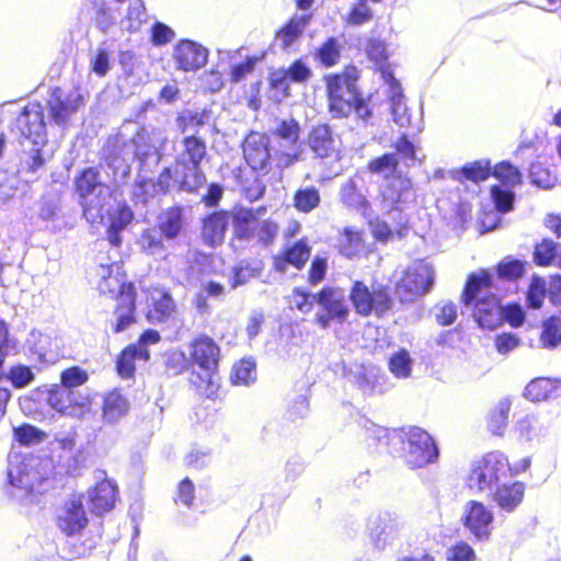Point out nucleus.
I'll use <instances>...</instances> for the list:
<instances>
[{
	"label": "nucleus",
	"instance_id": "f257e3e1",
	"mask_svg": "<svg viewBox=\"0 0 561 561\" xmlns=\"http://www.w3.org/2000/svg\"><path fill=\"white\" fill-rule=\"evenodd\" d=\"M394 152H385L371 158L366 169L373 174H385L383 183L378 188L377 202L385 214L401 213L407 203V195L413 191L412 179L398 171L400 161L405 165L416 161V147L407 134H401L391 146Z\"/></svg>",
	"mask_w": 561,
	"mask_h": 561
},
{
	"label": "nucleus",
	"instance_id": "f03ea898",
	"mask_svg": "<svg viewBox=\"0 0 561 561\" xmlns=\"http://www.w3.org/2000/svg\"><path fill=\"white\" fill-rule=\"evenodd\" d=\"M181 146L182 151L173 167H164L152 182L154 194L167 195L173 188L195 194L206 184L202 169L208 154L206 140L197 135H187L182 138Z\"/></svg>",
	"mask_w": 561,
	"mask_h": 561
},
{
	"label": "nucleus",
	"instance_id": "7ed1b4c3",
	"mask_svg": "<svg viewBox=\"0 0 561 561\" xmlns=\"http://www.w3.org/2000/svg\"><path fill=\"white\" fill-rule=\"evenodd\" d=\"M96 289L100 296L114 301L112 317L106 320L113 334H118L137 323V287L129 279L123 264L114 262L100 266Z\"/></svg>",
	"mask_w": 561,
	"mask_h": 561
},
{
	"label": "nucleus",
	"instance_id": "20e7f679",
	"mask_svg": "<svg viewBox=\"0 0 561 561\" xmlns=\"http://www.w3.org/2000/svg\"><path fill=\"white\" fill-rule=\"evenodd\" d=\"M187 350V363L193 368L188 380L190 387L201 398L218 400L219 366L222 357L219 343L206 333H198L188 342Z\"/></svg>",
	"mask_w": 561,
	"mask_h": 561
},
{
	"label": "nucleus",
	"instance_id": "39448f33",
	"mask_svg": "<svg viewBox=\"0 0 561 561\" xmlns=\"http://www.w3.org/2000/svg\"><path fill=\"white\" fill-rule=\"evenodd\" d=\"M245 161L250 169L237 168L234 179L241 195L249 202H255L265 194V184L256 172L266 175L271 171V156L264 135H250L243 145Z\"/></svg>",
	"mask_w": 561,
	"mask_h": 561
},
{
	"label": "nucleus",
	"instance_id": "423d86ee",
	"mask_svg": "<svg viewBox=\"0 0 561 561\" xmlns=\"http://www.w3.org/2000/svg\"><path fill=\"white\" fill-rule=\"evenodd\" d=\"M107 184L102 180L98 167H84L79 170L72 180L73 195L81 207L82 217L91 226H101L106 217V196L104 191Z\"/></svg>",
	"mask_w": 561,
	"mask_h": 561
},
{
	"label": "nucleus",
	"instance_id": "0eeeda50",
	"mask_svg": "<svg viewBox=\"0 0 561 561\" xmlns=\"http://www.w3.org/2000/svg\"><path fill=\"white\" fill-rule=\"evenodd\" d=\"M529 466V458H523L512 465L503 453L499 450L488 451L470 463L466 485L470 490L482 493L491 490L506 472L516 476L526 471Z\"/></svg>",
	"mask_w": 561,
	"mask_h": 561
},
{
	"label": "nucleus",
	"instance_id": "6e6552de",
	"mask_svg": "<svg viewBox=\"0 0 561 561\" xmlns=\"http://www.w3.org/2000/svg\"><path fill=\"white\" fill-rule=\"evenodd\" d=\"M359 71L354 65H346L341 71L323 77L328 110L333 118L351 115V103L357 88Z\"/></svg>",
	"mask_w": 561,
	"mask_h": 561
},
{
	"label": "nucleus",
	"instance_id": "1a4fd4ad",
	"mask_svg": "<svg viewBox=\"0 0 561 561\" xmlns=\"http://www.w3.org/2000/svg\"><path fill=\"white\" fill-rule=\"evenodd\" d=\"M394 438L402 445V457L411 469L424 468L438 459L434 438L421 427L400 428L396 431Z\"/></svg>",
	"mask_w": 561,
	"mask_h": 561
},
{
	"label": "nucleus",
	"instance_id": "9d476101",
	"mask_svg": "<svg viewBox=\"0 0 561 561\" xmlns=\"http://www.w3.org/2000/svg\"><path fill=\"white\" fill-rule=\"evenodd\" d=\"M348 297L355 312L360 317L374 314L382 318L393 307L390 288L380 283L368 286L364 280L356 279L351 285Z\"/></svg>",
	"mask_w": 561,
	"mask_h": 561
},
{
	"label": "nucleus",
	"instance_id": "9b49d317",
	"mask_svg": "<svg viewBox=\"0 0 561 561\" xmlns=\"http://www.w3.org/2000/svg\"><path fill=\"white\" fill-rule=\"evenodd\" d=\"M307 146L317 159V167L324 179L339 174L334 163L341 160V153L333 128L328 123L313 125L307 136Z\"/></svg>",
	"mask_w": 561,
	"mask_h": 561
},
{
	"label": "nucleus",
	"instance_id": "f8f14e48",
	"mask_svg": "<svg viewBox=\"0 0 561 561\" xmlns=\"http://www.w3.org/2000/svg\"><path fill=\"white\" fill-rule=\"evenodd\" d=\"M435 272L431 264L416 260L408 265L400 278L396 282L393 290L400 304H410L426 295L434 286Z\"/></svg>",
	"mask_w": 561,
	"mask_h": 561
},
{
	"label": "nucleus",
	"instance_id": "ddd939ff",
	"mask_svg": "<svg viewBox=\"0 0 561 561\" xmlns=\"http://www.w3.org/2000/svg\"><path fill=\"white\" fill-rule=\"evenodd\" d=\"M85 96L79 85L66 92L56 85L49 89L46 110L51 124L67 128L72 117L84 106Z\"/></svg>",
	"mask_w": 561,
	"mask_h": 561
},
{
	"label": "nucleus",
	"instance_id": "4468645a",
	"mask_svg": "<svg viewBox=\"0 0 561 561\" xmlns=\"http://www.w3.org/2000/svg\"><path fill=\"white\" fill-rule=\"evenodd\" d=\"M316 301L322 308L314 317V323L327 329L331 323L344 324L351 316V308L344 289L339 286H324L316 294Z\"/></svg>",
	"mask_w": 561,
	"mask_h": 561
},
{
	"label": "nucleus",
	"instance_id": "2eb2a0df",
	"mask_svg": "<svg viewBox=\"0 0 561 561\" xmlns=\"http://www.w3.org/2000/svg\"><path fill=\"white\" fill-rule=\"evenodd\" d=\"M46 402L58 414L82 420L91 413V399L89 396L77 393L59 385H53L46 396Z\"/></svg>",
	"mask_w": 561,
	"mask_h": 561
},
{
	"label": "nucleus",
	"instance_id": "dca6fc26",
	"mask_svg": "<svg viewBox=\"0 0 561 561\" xmlns=\"http://www.w3.org/2000/svg\"><path fill=\"white\" fill-rule=\"evenodd\" d=\"M13 128L32 144L44 145L47 137V124L42 103L39 101L26 103L15 117Z\"/></svg>",
	"mask_w": 561,
	"mask_h": 561
},
{
	"label": "nucleus",
	"instance_id": "f3484780",
	"mask_svg": "<svg viewBox=\"0 0 561 561\" xmlns=\"http://www.w3.org/2000/svg\"><path fill=\"white\" fill-rule=\"evenodd\" d=\"M55 523L65 536H81L89 525L83 494H76L66 500L55 518Z\"/></svg>",
	"mask_w": 561,
	"mask_h": 561
},
{
	"label": "nucleus",
	"instance_id": "a211bd4d",
	"mask_svg": "<svg viewBox=\"0 0 561 561\" xmlns=\"http://www.w3.org/2000/svg\"><path fill=\"white\" fill-rule=\"evenodd\" d=\"M365 51L368 59L375 65V70L380 73L385 83L389 85L390 101L393 104H398L403 98V92L388 62L389 54L386 43L378 38H369L366 42Z\"/></svg>",
	"mask_w": 561,
	"mask_h": 561
},
{
	"label": "nucleus",
	"instance_id": "6ab92c4d",
	"mask_svg": "<svg viewBox=\"0 0 561 561\" xmlns=\"http://www.w3.org/2000/svg\"><path fill=\"white\" fill-rule=\"evenodd\" d=\"M148 305L145 317L151 324L169 322L176 313V302L171 293L162 287H151L147 290Z\"/></svg>",
	"mask_w": 561,
	"mask_h": 561
},
{
	"label": "nucleus",
	"instance_id": "aec40b11",
	"mask_svg": "<svg viewBox=\"0 0 561 561\" xmlns=\"http://www.w3.org/2000/svg\"><path fill=\"white\" fill-rule=\"evenodd\" d=\"M493 520V513L484 503L477 500L467 503L462 524L477 540L485 541L490 538Z\"/></svg>",
	"mask_w": 561,
	"mask_h": 561
},
{
	"label": "nucleus",
	"instance_id": "412c9836",
	"mask_svg": "<svg viewBox=\"0 0 561 561\" xmlns=\"http://www.w3.org/2000/svg\"><path fill=\"white\" fill-rule=\"evenodd\" d=\"M230 222V211L227 209H217L208 213L201 221V239L209 248H216L224 243L228 226Z\"/></svg>",
	"mask_w": 561,
	"mask_h": 561
},
{
	"label": "nucleus",
	"instance_id": "4be33fe9",
	"mask_svg": "<svg viewBox=\"0 0 561 561\" xmlns=\"http://www.w3.org/2000/svg\"><path fill=\"white\" fill-rule=\"evenodd\" d=\"M310 255L311 247L306 239H299L274 255L272 257V266L277 273H285L288 266L301 271L309 261Z\"/></svg>",
	"mask_w": 561,
	"mask_h": 561
},
{
	"label": "nucleus",
	"instance_id": "5701e85b",
	"mask_svg": "<svg viewBox=\"0 0 561 561\" xmlns=\"http://www.w3.org/2000/svg\"><path fill=\"white\" fill-rule=\"evenodd\" d=\"M87 494L90 512L103 516L115 507L118 488L112 480L104 478L92 485Z\"/></svg>",
	"mask_w": 561,
	"mask_h": 561
},
{
	"label": "nucleus",
	"instance_id": "b1692460",
	"mask_svg": "<svg viewBox=\"0 0 561 561\" xmlns=\"http://www.w3.org/2000/svg\"><path fill=\"white\" fill-rule=\"evenodd\" d=\"M208 51L191 39H181L174 47V59L183 71H196L207 62Z\"/></svg>",
	"mask_w": 561,
	"mask_h": 561
},
{
	"label": "nucleus",
	"instance_id": "393cba45",
	"mask_svg": "<svg viewBox=\"0 0 561 561\" xmlns=\"http://www.w3.org/2000/svg\"><path fill=\"white\" fill-rule=\"evenodd\" d=\"M502 305L495 294H489L476 300L473 318L480 328L493 330L502 324Z\"/></svg>",
	"mask_w": 561,
	"mask_h": 561
},
{
	"label": "nucleus",
	"instance_id": "a878e982",
	"mask_svg": "<svg viewBox=\"0 0 561 561\" xmlns=\"http://www.w3.org/2000/svg\"><path fill=\"white\" fill-rule=\"evenodd\" d=\"M266 211L265 206H260L256 209L250 207H239L230 213V220H232L233 238L239 241H250L255 234V222L257 215Z\"/></svg>",
	"mask_w": 561,
	"mask_h": 561
},
{
	"label": "nucleus",
	"instance_id": "bb28decb",
	"mask_svg": "<svg viewBox=\"0 0 561 561\" xmlns=\"http://www.w3.org/2000/svg\"><path fill=\"white\" fill-rule=\"evenodd\" d=\"M336 250L346 259L353 260L367 252L364 229L345 226L336 238Z\"/></svg>",
	"mask_w": 561,
	"mask_h": 561
},
{
	"label": "nucleus",
	"instance_id": "cd10ccee",
	"mask_svg": "<svg viewBox=\"0 0 561 561\" xmlns=\"http://www.w3.org/2000/svg\"><path fill=\"white\" fill-rule=\"evenodd\" d=\"M525 490V483L519 481L503 483L492 492L491 500L501 511L512 513L522 504Z\"/></svg>",
	"mask_w": 561,
	"mask_h": 561
},
{
	"label": "nucleus",
	"instance_id": "c85d7f7f",
	"mask_svg": "<svg viewBox=\"0 0 561 561\" xmlns=\"http://www.w3.org/2000/svg\"><path fill=\"white\" fill-rule=\"evenodd\" d=\"M129 401L119 389H112L103 396L102 419L107 424H116L129 411Z\"/></svg>",
	"mask_w": 561,
	"mask_h": 561
},
{
	"label": "nucleus",
	"instance_id": "c756f323",
	"mask_svg": "<svg viewBox=\"0 0 561 561\" xmlns=\"http://www.w3.org/2000/svg\"><path fill=\"white\" fill-rule=\"evenodd\" d=\"M339 197L342 205L350 210L357 211L363 216H367L371 211L370 202L352 178L342 184Z\"/></svg>",
	"mask_w": 561,
	"mask_h": 561
},
{
	"label": "nucleus",
	"instance_id": "7c9ffc66",
	"mask_svg": "<svg viewBox=\"0 0 561 561\" xmlns=\"http://www.w3.org/2000/svg\"><path fill=\"white\" fill-rule=\"evenodd\" d=\"M561 394V381L553 378L537 377L528 382L524 396L533 402L548 401Z\"/></svg>",
	"mask_w": 561,
	"mask_h": 561
},
{
	"label": "nucleus",
	"instance_id": "2f4dec72",
	"mask_svg": "<svg viewBox=\"0 0 561 561\" xmlns=\"http://www.w3.org/2000/svg\"><path fill=\"white\" fill-rule=\"evenodd\" d=\"M134 213L126 202L119 203L115 211L110 215L106 229V239L112 247H121V232L133 221Z\"/></svg>",
	"mask_w": 561,
	"mask_h": 561
},
{
	"label": "nucleus",
	"instance_id": "473e14b6",
	"mask_svg": "<svg viewBox=\"0 0 561 561\" xmlns=\"http://www.w3.org/2000/svg\"><path fill=\"white\" fill-rule=\"evenodd\" d=\"M493 287V279L488 270H480L478 273H470L462 288L460 300L469 306L476 302L483 290H490Z\"/></svg>",
	"mask_w": 561,
	"mask_h": 561
},
{
	"label": "nucleus",
	"instance_id": "72a5a7b5",
	"mask_svg": "<svg viewBox=\"0 0 561 561\" xmlns=\"http://www.w3.org/2000/svg\"><path fill=\"white\" fill-rule=\"evenodd\" d=\"M183 207L173 205L158 216V228L167 239H175L184 226Z\"/></svg>",
	"mask_w": 561,
	"mask_h": 561
},
{
	"label": "nucleus",
	"instance_id": "f704fd0d",
	"mask_svg": "<svg viewBox=\"0 0 561 561\" xmlns=\"http://www.w3.org/2000/svg\"><path fill=\"white\" fill-rule=\"evenodd\" d=\"M311 20V14L291 16L275 34L284 49L289 48L304 34Z\"/></svg>",
	"mask_w": 561,
	"mask_h": 561
},
{
	"label": "nucleus",
	"instance_id": "c9c22d12",
	"mask_svg": "<svg viewBox=\"0 0 561 561\" xmlns=\"http://www.w3.org/2000/svg\"><path fill=\"white\" fill-rule=\"evenodd\" d=\"M527 261L506 255L494 266L499 279L507 283H516L526 275Z\"/></svg>",
	"mask_w": 561,
	"mask_h": 561
},
{
	"label": "nucleus",
	"instance_id": "e433bc0d",
	"mask_svg": "<svg viewBox=\"0 0 561 561\" xmlns=\"http://www.w3.org/2000/svg\"><path fill=\"white\" fill-rule=\"evenodd\" d=\"M321 193L313 185L297 188L293 194V206L300 214H309L321 205Z\"/></svg>",
	"mask_w": 561,
	"mask_h": 561
},
{
	"label": "nucleus",
	"instance_id": "4c0bfd02",
	"mask_svg": "<svg viewBox=\"0 0 561 561\" xmlns=\"http://www.w3.org/2000/svg\"><path fill=\"white\" fill-rule=\"evenodd\" d=\"M456 179L459 182L471 181L480 183L488 180L492 174V167L489 160H476L462 165Z\"/></svg>",
	"mask_w": 561,
	"mask_h": 561
},
{
	"label": "nucleus",
	"instance_id": "58836bf2",
	"mask_svg": "<svg viewBox=\"0 0 561 561\" xmlns=\"http://www.w3.org/2000/svg\"><path fill=\"white\" fill-rule=\"evenodd\" d=\"M141 360L139 351L131 344L125 346L116 356L115 369L123 379H129L135 376L136 360Z\"/></svg>",
	"mask_w": 561,
	"mask_h": 561
},
{
	"label": "nucleus",
	"instance_id": "ea45409f",
	"mask_svg": "<svg viewBox=\"0 0 561 561\" xmlns=\"http://www.w3.org/2000/svg\"><path fill=\"white\" fill-rule=\"evenodd\" d=\"M341 48L337 38L331 36L317 48L314 58L325 68L334 67L341 60Z\"/></svg>",
	"mask_w": 561,
	"mask_h": 561
},
{
	"label": "nucleus",
	"instance_id": "a19ab883",
	"mask_svg": "<svg viewBox=\"0 0 561 561\" xmlns=\"http://www.w3.org/2000/svg\"><path fill=\"white\" fill-rule=\"evenodd\" d=\"M539 341L541 346L548 350L556 348L561 344V319L559 317L551 316L542 321Z\"/></svg>",
	"mask_w": 561,
	"mask_h": 561
},
{
	"label": "nucleus",
	"instance_id": "79ce46f5",
	"mask_svg": "<svg viewBox=\"0 0 561 561\" xmlns=\"http://www.w3.org/2000/svg\"><path fill=\"white\" fill-rule=\"evenodd\" d=\"M558 255V244L550 238H543L535 243L533 262L540 267H548L553 264Z\"/></svg>",
	"mask_w": 561,
	"mask_h": 561
},
{
	"label": "nucleus",
	"instance_id": "37998d69",
	"mask_svg": "<svg viewBox=\"0 0 561 561\" xmlns=\"http://www.w3.org/2000/svg\"><path fill=\"white\" fill-rule=\"evenodd\" d=\"M530 182L545 190L552 188L558 183V175L543 162L535 161L529 167Z\"/></svg>",
	"mask_w": 561,
	"mask_h": 561
},
{
	"label": "nucleus",
	"instance_id": "c03bdc74",
	"mask_svg": "<svg viewBox=\"0 0 561 561\" xmlns=\"http://www.w3.org/2000/svg\"><path fill=\"white\" fill-rule=\"evenodd\" d=\"M511 402L507 399L499 401L488 415V428L494 435H502L508 421Z\"/></svg>",
	"mask_w": 561,
	"mask_h": 561
},
{
	"label": "nucleus",
	"instance_id": "a18cd8bd",
	"mask_svg": "<svg viewBox=\"0 0 561 561\" xmlns=\"http://www.w3.org/2000/svg\"><path fill=\"white\" fill-rule=\"evenodd\" d=\"M35 376L32 369L23 364H16L9 368L8 373L0 368V381L8 380L15 389H22L28 386Z\"/></svg>",
	"mask_w": 561,
	"mask_h": 561
},
{
	"label": "nucleus",
	"instance_id": "49530a36",
	"mask_svg": "<svg viewBox=\"0 0 561 561\" xmlns=\"http://www.w3.org/2000/svg\"><path fill=\"white\" fill-rule=\"evenodd\" d=\"M412 358L405 348H400L390 355L388 368L397 378H408L412 371Z\"/></svg>",
	"mask_w": 561,
	"mask_h": 561
},
{
	"label": "nucleus",
	"instance_id": "de8ad7c7",
	"mask_svg": "<svg viewBox=\"0 0 561 561\" xmlns=\"http://www.w3.org/2000/svg\"><path fill=\"white\" fill-rule=\"evenodd\" d=\"M505 186H516L522 183V173L508 161H501L492 168V174Z\"/></svg>",
	"mask_w": 561,
	"mask_h": 561
},
{
	"label": "nucleus",
	"instance_id": "09e8293b",
	"mask_svg": "<svg viewBox=\"0 0 561 561\" xmlns=\"http://www.w3.org/2000/svg\"><path fill=\"white\" fill-rule=\"evenodd\" d=\"M547 295L546 280L537 275H534L526 291V302L531 309H539L542 307Z\"/></svg>",
	"mask_w": 561,
	"mask_h": 561
},
{
	"label": "nucleus",
	"instance_id": "8fccbe9b",
	"mask_svg": "<svg viewBox=\"0 0 561 561\" xmlns=\"http://www.w3.org/2000/svg\"><path fill=\"white\" fill-rule=\"evenodd\" d=\"M59 380V386L75 390L88 382L89 374L82 367L73 365L61 370Z\"/></svg>",
	"mask_w": 561,
	"mask_h": 561
},
{
	"label": "nucleus",
	"instance_id": "3c124183",
	"mask_svg": "<svg viewBox=\"0 0 561 561\" xmlns=\"http://www.w3.org/2000/svg\"><path fill=\"white\" fill-rule=\"evenodd\" d=\"M278 233V225L271 220L265 219L262 221L255 222V234L252 240H255V243L262 248H266L274 243Z\"/></svg>",
	"mask_w": 561,
	"mask_h": 561
},
{
	"label": "nucleus",
	"instance_id": "603ef678",
	"mask_svg": "<svg viewBox=\"0 0 561 561\" xmlns=\"http://www.w3.org/2000/svg\"><path fill=\"white\" fill-rule=\"evenodd\" d=\"M254 363L245 359L237 362L231 369L230 381L232 385H248L254 379Z\"/></svg>",
	"mask_w": 561,
	"mask_h": 561
},
{
	"label": "nucleus",
	"instance_id": "864d4df0",
	"mask_svg": "<svg viewBox=\"0 0 561 561\" xmlns=\"http://www.w3.org/2000/svg\"><path fill=\"white\" fill-rule=\"evenodd\" d=\"M447 561H477V553L469 542L458 540L448 547Z\"/></svg>",
	"mask_w": 561,
	"mask_h": 561
},
{
	"label": "nucleus",
	"instance_id": "5fc2aeb1",
	"mask_svg": "<svg viewBox=\"0 0 561 561\" xmlns=\"http://www.w3.org/2000/svg\"><path fill=\"white\" fill-rule=\"evenodd\" d=\"M494 348L501 355H507L522 345V339L517 333L501 332L493 339Z\"/></svg>",
	"mask_w": 561,
	"mask_h": 561
},
{
	"label": "nucleus",
	"instance_id": "6e6d98bb",
	"mask_svg": "<svg viewBox=\"0 0 561 561\" xmlns=\"http://www.w3.org/2000/svg\"><path fill=\"white\" fill-rule=\"evenodd\" d=\"M328 273V260L324 256L316 255L311 260L307 272V283L317 286L325 279Z\"/></svg>",
	"mask_w": 561,
	"mask_h": 561
},
{
	"label": "nucleus",
	"instance_id": "4d7b16f0",
	"mask_svg": "<svg viewBox=\"0 0 561 561\" xmlns=\"http://www.w3.org/2000/svg\"><path fill=\"white\" fill-rule=\"evenodd\" d=\"M161 340L160 333L154 329L145 330L137 339L135 343H130L134 345L141 355V360L148 362L150 359V352L148 350L149 345L157 344Z\"/></svg>",
	"mask_w": 561,
	"mask_h": 561
},
{
	"label": "nucleus",
	"instance_id": "13d9d810",
	"mask_svg": "<svg viewBox=\"0 0 561 561\" xmlns=\"http://www.w3.org/2000/svg\"><path fill=\"white\" fill-rule=\"evenodd\" d=\"M139 243L141 250L147 254H158L164 250L160 236L153 229H146L141 232Z\"/></svg>",
	"mask_w": 561,
	"mask_h": 561
},
{
	"label": "nucleus",
	"instance_id": "bf43d9fd",
	"mask_svg": "<svg viewBox=\"0 0 561 561\" xmlns=\"http://www.w3.org/2000/svg\"><path fill=\"white\" fill-rule=\"evenodd\" d=\"M174 502L192 507L195 502V486L190 478L182 479L176 486Z\"/></svg>",
	"mask_w": 561,
	"mask_h": 561
},
{
	"label": "nucleus",
	"instance_id": "052dcab7",
	"mask_svg": "<svg viewBox=\"0 0 561 561\" xmlns=\"http://www.w3.org/2000/svg\"><path fill=\"white\" fill-rule=\"evenodd\" d=\"M175 37L174 31L162 22H154L150 27V42L154 46H163Z\"/></svg>",
	"mask_w": 561,
	"mask_h": 561
},
{
	"label": "nucleus",
	"instance_id": "680f3d73",
	"mask_svg": "<svg viewBox=\"0 0 561 561\" xmlns=\"http://www.w3.org/2000/svg\"><path fill=\"white\" fill-rule=\"evenodd\" d=\"M490 193L495 208L501 213H507L513 208L514 194L510 190H503L499 185H492Z\"/></svg>",
	"mask_w": 561,
	"mask_h": 561
},
{
	"label": "nucleus",
	"instance_id": "e2e57ef3",
	"mask_svg": "<svg viewBox=\"0 0 561 561\" xmlns=\"http://www.w3.org/2000/svg\"><path fill=\"white\" fill-rule=\"evenodd\" d=\"M273 134L276 137L288 141L291 145H296L299 139L300 127H299L298 122L293 118L287 119V121H282L277 125V127L273 131Z\"/></svg>",
	"mask_w": 561,
	"mask_h": 561
},
{
	"label": "nucleus",
	"instance_id": "0e129e2a",
	"mask_svg": "<svg viewBox=\"0 0 561 561\" xmlns=\"http://www.w3.org/2000/svg\"><path fill=\"white\" fill-rule=\"evenodd\" d=\"M502 322H507L512 328H519L526 320L523 307L517 302H510L502 307Z\"/></svg>",
	"mask_w": 561,
	"mask_h": 561
},
{
	"label": "nucleus",
	"instance_id": "69168bd1",
	"mask_svg": "<svg viewBox=\"0 0 561 561\" xmlns=\"http://www.w3.org/2000/svg\"><path fill=\"white\" fill-rule=\"evenodd\" d=\"M14 437L21 445L27 446L41 442L44 433L31 424H22L14 428Z\"/></svg>",
	"mask_w": 561,
	"mask_h": 561
},
{
	"label": "nucleus",
	"instance_id": "338daca9",
	"mask_svg": "<svg viewBox=\"0 0 561 561\" xmlns=\"http://www.w3.org/2000/svg\"><path fill=\"white\" fill-rule=\"evenodd\" d=\"M291 299L294 308L306 314L312 310L316 295L313 296L301 287H295L291 291Z\"/></svg>",
	"mask_w": 561,
	"mask_h": 561
},
{
	"label": "nucleus",
	"instance_id": "774afa93",
	"mask_svg": "<svg viewBox=\"0 0 561 561\" xmlns=\"http://www.w3.org/2000/svg\"><path fill=\"white\" fill-rule=\"evenodd\" d=\"M259 59L256 57H247L241 62L231 66L229 70V80L232 83L240 82L251 75L254 70L255 64Z\"/></svg>",
	"mask_w": 561,
	"mask_h": 561
}]
</instances>
